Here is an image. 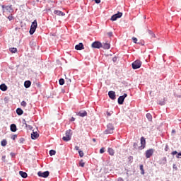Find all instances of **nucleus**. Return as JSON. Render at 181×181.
<instances>
[{"label": "nucleus", "instance_id": "nucleus-1", "mask_svg": "<svg viewBox=\"0 0 181 181\" xmlns=\"http://www.w3.org/2000/svg\"><path fill=\"white\" fill-rule=\"evenodd\" d=\"M146 144V141H145V138L141 137V146H138V143H134V148L135 149H144V148H145Z\"/></svg>", "mask_w": 181, "mask_h": 181}, {"label": "nucleus", "instance_id": "nucleus-2", "mask_svg": "<svg viewBox=\"0 0 181 181\" xmlns=\"http://www.w3.org/2000/svg\"><path fill=\"white\" fill-rule=\"evenodd\" d=\"M71 135H73V133H71V130H67L65 133V136L62 138L63 141H65V142H69V141L71 140Z\"/></svg>", "mask_w": 181, "mask_h": 181}, {"label": "nucleus", "instance_id": "nucleus-3", "mask_svg": "<svg viewBox=\"0 0 181 181\" xmlns=\"http://www.w3.org/2000/svg\"><path fill=\"white\" fill-rule=\"evenodd\" d=\"M36 28H37V21L35 20L31 24L30 29V35H33V33L36 32Z\"/></svg>", "mask_w": 181, "mask_h": 181}, {"label": "nucleus", "instance_id": "nucleus-4", "mask_svg": "<svg viewBox=\"0 0 181 181\" xmlns=\"http://www.w3.org/2000/svg\"><path fill=\"white\" fill-rule=\"evenodd\" d=\"M132 66L134 70H136V69H140L141 66H142V62L139 60H136L132 64Z\"/></svg>", "mask_w": 181, "mask_h": 181}, {"label": "nucleus", "instance_id": "nucleus-5", "mask_svg": "<svg viewBox=\"0 0 181 181\" xmlns=\"http://www.w3.org/2000/svg\"><path fill=\"white\" fill-rule=\"evenodd\" d=\"M114 133V126L112 124H108L107 125V129L104 132V134H113Z\"/></svg>", "mask_w": 181, "mask_h": 181}, {"label": "nucleus", "instance_id": "nucleus-6", "mask_svg": "<svg viewBox=\"0 0 181 181\" xmlns=\"http://www.w3.org/2000/svg\"><path fill=\"white\" fill-rule=\"evenodd\" d=\"M127 97H128V95H127V93H124L123 95L119 96L117 100L118 104H119L120 105H122V104H124V101L125 98H127Z\"/></svg>", "mask_w": 181, "mask_h": 181}, {"label": "nucleus", "instance_id": "nucleus-7", "mask_svg": "<svg viewBox=\"0 0 181 181\" xmlns=\"http://www.w3.org/2000/svg\"><path fill=\"white\" fill-rule=\"evenodd\" d=\"M49 175H50V173L49 171H45V172L39 171L37 173V175L40 177H48Z\"/></svg>", "mask_w": 181, "mask_h": 181}, {"label": "nucleus", "instance_id": "nucleus-8", "mask_svg": "<svg viewBox=\"0 0 181 181\" xmlns=\"http://www.w3.org/2000/svg\"><path fill=\"white\" fill-rule=\"evenodd\" d=\"M101 46H103V44L98 41L92 43V47H93V49H100L101 48Z\"/></svg>", "mask_w": 181, "mask_h": 181}, {"label": "nucleus", "instance_id": "nucleus-9", "mask_svg": "<svg viewBox=\"0 0 181 181\" xmlns=\"http://www.w3.org/2000/svg\"><path fill=\"white\" fill-rule=\"evenodd\" d=\"M121 16H122V13L118 12L117 13L113 15L111 17V21H117L118 18H121Z\"/></svg>", "mask_w": 181, "mask_h": 181}, {"label": "nucleus", "instance_id": "nucleus-10", "mask_svg": "<svg viewBox=\"0 0 181 181\" xmlns=\"http://www.w3.org/2000/svg\"><path fill=\"white\" fill-rule=\"evenodd\" d=\"M153 155V148L148 149L146 151V158H149Z\"/></svg>", "mask_w": 181, "mask_h": 181}, {"label": "nucleus", "instance_id": "nucleus-11", "mask_svg": "<svg viewBox=\"0 0 181 181\" xmlns=\"http://www.w3.org/2000/svg\"><path fill=\"white\" fill-rule=\"evenodd\" d=\"M3 9H6V11H8L9 13H12L13 12V9L12 8V5L10 6H2Z\"/></svg>", "mask_w": 181, "mask_h": 181}, {"label": "nucleus", "instance_id": "nucleus-12", "mask_svg": "<svg viewBox=\"0 0 181 181\" xmlns=\"http://www.w3.org/2000/svg\"><path fill=\"white\" fill-rule=\"evenodd\" d=\"M39 138V134L35 130H33V133L31 134V139H37Z\"/></svg>", "mask_w": 181, "mask_h": 181}, {"label": "nucleus", "instance_id": "nucleus-13", "mask_svg": "<svg viewBox=\"0 0 181 181\" xmlns=\"http://www.w3.org/2000/svg\"><path fill=\"white\" fill-rule=\"evenodd\" d=\"M75 49L76 50H83V49H84V45L83 43L80 42L78 45L75 46Z\"/></svg>", "mask_w": 181, "mask_h": 181}, {"label": "nucleus", "instance_id": "nucleus-14", "mask_svg": "<svg viewBox=\"0 0 181 181\" xmlns=\"http://www.w3.org/2000/svg\"><path fill=\"white\" fill-rule=\"evenodd\" d=\"M108 95L111 100H115V92L110 90L108 92Z\"/></svg>", "mask_w": 181, "mask_h": 181}, {"label": "nucleus", "instance_id": "nucleus-15", "mask_svg": "<svg viewBox=\"0 0 181 181\" xmlns=\"http://www.w3.org/2000/svg\"><path fill=\"white\" fill-rule=\"evenodd\" d=\"M54 13L55 15H57L58 16H64V15H66V13H64V12L60 11H59V10H55V11H54Z\"/></svg>", "mask_w": 181, "mask_h": 181}, {"label": "nucleus", "instance_id": "nucleus-16", "mask_svg": "<svg viewBox=\"0 0 181 181\" xmlns=\"http://www.w3.org/2000/svg\"><path fill=\"white\" fill-rule=\"evenodd\" d=\"M166 162H167L166 157H163V158L159 160L158 163L159 165H166Z\"/></svg>", "mask_w": 181, "mask_h": 181}, {"label": "nucleus", "instance_id": "nucleus-17", "mask_svg": "<svg viewBox=\"0 0 181 181\" xmlns=\"http://www.w3.org/2000/svg\"><path fill=\"white\" fill-rule=\"evenodd\" d=\"M10 129L12 132H16L17 131L16 124H11Z\"/></svg>", "mask_w": 181, "mask_h": 181}, {"label": "nucleus", "instance_id": "nucleus-18", "mask_svg": "<svg viewBox=\"0 0 181 181\" xmlns=\"http://www.w3.org/2000/svg\"><path fill=\"white\" fill-rule=\"evenodd\" d=\"M31 85L32 82H30V81H25L24 82V86L25 87V88H29V87H30Z\"/></svg>", "mask_w": 181, "mask_h": 181}, {"label": "nucleus", "instance_id": "nucleus-19", "mask_svg": "<svg viewBox=\"0 0 181 181\" xmlns=\"http://www.w3.org/2000/svg\"><path fill=\"white\" fill-rule=\"evenodd\" d=\"M0 90H1V91H6V90H8V86H6L5 83H2L0 85Z\"/></svg>", "mask_w": 181, "mask_h": 181}, {"label": "nucleus", "instance_id": "nucleus-20", "mask_svg": "<svg viewBox=\"0 0 181 181\" xmlns=\"http://www.w3.org/2000/svg\"><path fill=\"white\" fill-rule=\"evenodd\" d=\"M19 175L21 176V177H23V179H26L28 177V173L23 171H20Z\"/></svg>", "mask_w": 181, "mask_h": 181}, {"label": "nucleus", "instance_id": "nucleus-21", "mask_svg": "<svg viewBox=\"0 0 181 181\" xmlns=\"http://www.w3.org/2000/svg\"><path fill=\"white\" fill-rule=\"evenodd\" d=\"M78 115L79 117H86V116H87V112H86V111L79 112L78 113Z\"/></svg>", "mask_w": 181, "mask_h": 181}, {"label": "nucleus", "instance_id": "nucleus-22", "mask_svg": "<svg viewBox=\"0 0 181 181\" xmlns=\"http://www.w3.org/2000/svg\"><path fill=\"white\" fill-rule=\"evenodd\" d=\"M101 47H103V49H110V46L108 42H106V43L102 44Z\"/></svg>", "mask_w": 181, "mask_h": 181}, {"label": "nucleus", "instance_id": "nucleus-23", "mask_svg": "<svg viewBox=\"0 0 181 181\" xmlns=\"http://www.w3.org/2000/svg\"><path fill=\"white\" fill-rule=\"evenodd\" d=\"M107 152L110 155H111V156H114V153H115L114 149H112V148H108Z\"/></svg>", "mask_w": 181, "mask_h": 181}, {"label": "nucleus", "instance_id": "nucleus-24", "mask_svg": "<svg viewBox=\"0 0 181 181\" xmlns=\"http://www.w3.org/2000/svg\"><path fill=\"white\" fill-rule=\"evenodd\" d=\"M16 114L18 115H22V114H23V110L18 107L16 109Z\"/></svg>", "mask_w": 181, "mask_h": 181}, {"label": "nucleus", "instance_id": "nucleus-25", "mask_svg": "<svg viewBox=\"0 0 181 181\" xmlns=\"http://www.w3.org/2000/svg\"><path fill=\"white\" fill-rule=\"evenodd\" d=\"M146 118L148 119V121H152V115L150 113H147L146 115Z\"/></svg>", "mask_w": 181, "mask_h": 181}, {"label": "nucleus", "instance_id": "nucleus-26", "mask_svg": "<svg viewBox=\"0 0 181 181\" xmlns=\"http://www.w3.org/2000/svg\"><path fill=\"white\" fill-rule=\"evenodd\" d=\"M9 51L11 52V53H16V52H18V49L15 48V47H13V48H10L9 49Z\"/></svg>", "mask_w": 181, "mask_h": 181}, {"label": "nucleus", "instance_id": "nucleus-27", "mask_svg": "<svg viewBox=\"0 0 181 181\" xmlns=\"http://www.w3.org/2000/svg\"><path fill=\"white\" fill-rule=\"evenodd\" d=\"M8 142L6 141V140L4 139L3 141H1V146H6Z\"/></svg>", "mask_w": 181, "mask_h": 181}, {"label": "nucleus", "instance_id": "nucleus-28", "mask_svg": "<svg viewBox=\"0 0 181 181\" xmlns=\"http://www.w3.org/2000/svg\"><path fill=\"white\" fill-rule=\"evenodd\" d=\"M49 155H50V156H53V155H56V151L50 150L49 151Z\"/></svg>", "mask_w": 181, "mask_h": 181}, {"label": "nucleus", "instance_id": "nucleus-29", "mask_svg": "<svg viewBox=\"0 0 181 181\" xmlns=\"http://www.w3.org/2000/svg\"><path fill=\"white\" fill-rule=\"evenodd\" d=\"M59 83L60 86H63L64 84V80L63 78H60L59 80Z\"/></svg>", "mask_w": 181, "mask_h": 181}, {"label": "nucleus", "instance_id": "nucleus-30", "mask_svg": "<svg viewBox=\"0 0 181 181\" xmlns=\"http://www.w3.org/2000/svg\"><path fill=\"white\" fill-rule=\"evenodd\" d=\"M78 153H79V156L81 158H83V156H84V153L83 152V151H78Z\"/></svg>", "mask_w": 181, "mask_h": 181}, {"label": "nucleus", "instance_id": "nucleus-31", "mask_svg": "<svg viewBox=\"0 0 181 181\" xmlns=\"http://www.w3.org/2000/svg\"><path fill=\"white\" fill-rule=\"evenodd\" d=\"M84 165H86L84 163V162H83V160H81L79 163V166H81V168H84Z\"/></svg>", "mask_w": 181, "mask_h": 181}, {"label": "nucleus", "instance_id": "nucleus-32", "mask_svg": "<svg viewBox=\"0 0 181 181\" xmlns=\"http://www.w3.org/2000/svg\"><path fill=\"white\" fill-rule=\"evenodd\" d=\"M149 35H151V37H156V35L152 33V31H148Z\"/></svg>", "mask_w": 181, "mask_h": 181}, {"label": "nucleus", "instance_id": "nucleus-33", "mask_svg": "<svg viewBox=\"0 0 181 181\" xmlns=\"http://www.w3.org/2000/svg\"><path fill=\"white\" fill-rule=\"evenodd\" d=\"M16 138H18V135L14 134L11 136V139H13V141H15V139H16Z\"/></svg>", "mask_w": 181, "mask_h": 181}, {"label": "nucleus", "instance_id": "nucleus-34", "mask_svg": "<svg viewBox=\"0 0 181 181\" xmlns=\"http://www.w3.org/2000/svg\"><path fill=\"white\" fill-rule=\"evenodd\" d=\"M21 105H22V107H26V105H27L26 102L25 101H22L21 102Z\"/></svg>", "mask_w": 181, "mask_h": 181}, {"label": "nucleus", "instance_id": "nucleus-35", "mask_svg": "<svg viewBox=\"0 0 181 181\" xmlns=\"http://www.w3.org/2000/svg\"><path fill=\"white\" fill-rule=\"evenodd\" d=\"M132 40H133L134 43H136V42H138V39L135 37H132Z\"/></svg>", "mask_w": 181, "mask_h": 181}, {"label": "nucleus", "instance_id": "nucleus-36", "mask_svg": "<svg viewBox=\"0 0 181 181\" xmlns=\"http://www.w3.org/2000/svg\"><path fill=\"white\" fill-rule=\"evenodd\" d=\"M105 148H100V153H104V152H105Z\"/></svg>", "mask_w": 181, "mask_h": 181}, {"label": "nucleus", "instance_id": "nucleus-37", "mask_svg": "<svg viewBox=\"0 0 181 181\" xmlns=\"http://www.w3.org/2000/svg\"><path fill=\"white\" fill-rule=\"evenodd\" d=\"M24 141H25V139L23 138H21L19 140L20 144H23Z\"/></svg>", "mask_w": 181, "mask_h": 181}, {"label": "nucleus", "instance_id": "nucleus-38", "mask_svg": "<svg viewBox=\"0 0 181 181\" xmlns=\"http://www.w3.org/2000/svg\"><path fill=\"white\" fill-rule=\"evenodd\" d=\"M8 19L9 21H12V19H13V16H8Z\"/></svg>", "mask_w": 181, "mask_h": 181}, {"label": "nucleus", "instance_id": "nucleus-39", "mask_svg": "<svg viewBox=\"0 0 181 181\" xmlns=\"http://www.w3.org/2000/svg\"><path fill=\"white\" fill-rule=\"evenodd\" d=\"M165 152H168V151H169V147L168 146V145L165 146Z\"/></svg>", "mask_w": 181, "mask_h": 181}, {"label": "nucleus", "instance_id": "nucleus-40", "mask_svg": "<svg viewBox=\"0 0 181 181\" xmlns=\"http://www.w3.org/2000/svg\"><path fill=\"white\" fill-rule=\"evenodd\" d=\"M140 170L141 172H144V165H140Z\"/></svg>", "mask_w": 181, "mask_h": 181}, {"label": "nucleus", "instance_id": "nucleus-41", "mask_svg": "<svg viewBox=\"0 0 181 181\" xmlns=\"http://www.w3.org/2000/svg\"><path fill=\"white\" fill-rule=\"evenodd\" d=\"M95 4H100L101 2V0H94Z\"/></svg>", "mask_w": 181, "mask_h": 181}, {"label": "nucleus", "instance_id": "nucleus-42", "mask_svg": "<svg viewBox=\"0 0 181 181\" xmlns=\"http://www.w3.org/2000/svg\"><path fill=\"white\" fill-rule=\"evenodd\" d=\"M171 154H173V155H176V154H177V151H173V152L171 153Z\"/></svg>", "mask_w": 181, "mask_h": 181}, {"label": "nucleus", "instance_id": "nucleus-43", "mask_svg": "<svg viewBox=\"0 0 181 181\" xmlns=\"http://www.w3.org/2000/svg\"><path fill=\"white\" fill-rule=\"evenodd\" d=\"M107 117H111V112H107Z\"/></svg>", "mask_w": 181, "mask_h": 181}, {"label": "nucleus", "instance_id": "nucleus-44", "mask_svg": "<svg viewBox=\"0 0 181 181\" xmlns=\"http://www.w3.org/2000/svg\"><path fill=\"white\" fill-rule=\"evenodd\" d=\"M24 122H25L24 124H25V125L26 127H28V128H30V126H29V125L28 126V124H26V121L24 120Z\"/></svg>", "mask_w": 181, "mask_h": 181}, {"label": "nucleus", "instance_id": "nucleus-45", "mask_svg": "<svg viewBox=\"0 0 181 181\" xmlns=\"http://www.w3.org/2000/svg\"><path fill=\"white\" fill-rule=\"evenodd\" d=\"M112 60H113L114 63H115V62H117V57H114V58L112 59Z\"/></svg>", "mask_w": 181, "mask_h": 181}, {"label": "nucleus", "instance_id": "nucleus-46", "mask_svg": "<svg viewBox=\"0 0 181 181\" xmlns=\"http://www.w3.org/2000/svg\"><path fill=\"white\" fill-rule=\"evenodd\" d=\"M70 121L73 122V121H76V119L74 117H71Z\"/></svg>", "mask_w": 181, "mask_h": 181}, {"label": "nucleus", "instance_id": "nucleus-47", "mask_svg": "<svg viewBox=\"0 0 181 181\" xmlns=\"http://www.w3.org/2000/svg\"><path fill=\"white\" fill-rule=\"evenodd\" d=\"M173 169L177 170V167H176V165H175V164L173 165Z\"/></svg>", "mask_w": 181, "mask_h": 181}, {"label": "nucleus", "instance_id": "nucleus-48", "mask_svg": "<svg viewBox=\"0 0 181 181\" xmlns=\"http://www.w3.org/2000/svg\"><path fill=\"white\" fill-rule=\"evenodd\" d=\"M107 35H108V36L111 37V36H112V33H108Z\"/></svg>", "mask_w": 181, "mask_h": 181}, {"label": "nucleus", "instance_id": "nucleus-49", "mask_svg": "<svg viewBox=\"0 0 181 181\" xmlns=\"http://www.w3.org/2000/svg\"><path fill=\"white\" fill-rule=\"evenodd\" d=\"M75 149H76V151H78L79 147H78V146H75Z\"/></svg>", "mask_w": 181, "mask_h": 181}, {"label": "nucleus", "instance_id": "nucleus-50", "mask_svg": "<svg viewBox=\"0 0 181 181\" xmlns=\"http://www.w3.org/2000/svg\"><path fill=\"white\" fill-rule=\"evenodd\" d=\"M179 156H181V153H177V158H179Z\"/></svg>", "mask_w": 181, "mask_h": 181}, {"label": "nucleus", "instance_id": "nucleus-51", "mask_svg": "<svg viewBox=\"0 0 181 181\" xmlns=\"http://www.w3.org/2000/svg\"><path fill=\"white\" fill-rule=\"evenodd\" d=\"M6 158V156H2V160H5V158Z\"/></svg>", "mask_w": 181, "mask_h": 181}, {"label": "nucleus", "instance_id": "nucleus-52", "mask_svg": "<svg viewBox=\"0 0 181 181\" xmlns=\"http://www.w3.org/2000/svg\"><path fill=\"white\" fill-rule=\"evenodd\" d=\"M141 175H145V171L143 170V171H141Z\"/></svg>", "mask_w": 181, "mask_h": 181}, {"label": "nucleus", "instance_id": "nucleus-53", "mask_svg": "<svg viewBox=\"0 0 181 181\" xmlns=\"http://www.w3.org/2000/svg\"><path fill=\"white\" fill-rule=\"evenodd\" d=\"M117 181H124L122 178H118Z\"/></svg>", "mask_w": 181, "mask_h": 181}, {"label": "nucleus", "instance_id": "nucleus-54", "mask_svg": "<svg viewBox=\"0 0 181 181\" xmlns=\"http://www.w3.org/2000/svg\"><path fill=\"white\" fill-rule=\"evenodd\" d=\"M68 81H69V83H71V79H69L67 78Z\"/></svg>", "mask_w": 181, "mask_h": 181}, {"label": "nucleus", "instance_id": "nucleus-55", "mask_svg": "<svg viewBox=\"0 0 181 181\" xmlns=\"http://www.w3.org/2000/svg\"><path fill=\"white\" fill-rule=\"evenodd\" d=\"M93 142H95V139H93Z\"/></svg>", "mask_w": 181, "mask_h": 181}, {"label": "nucleus", "instance_id": "nucleus-56", "mask_svg": "<svg viewBox=\"0 0 181 181\" xmlns=\"http://www.w3.org/2000/svg\"><path fill=\"white\" fill-rule=\"evenodd\" d=\"M11 156H13V153H11Z\"/></svg>", "mask_w": 181, "mask_h": 181}, {"label": "nucleus", "instance_id": "nucleus-57", "mask_svg": "<svg viewBox=\"0 0 181 181\" xmlns=\"http://www.w3.org/2000/svg\"><path fill=\"white\" fill-rule=\"evenodd\" d=\"M161 105H163V103H161Z\"/></svg>", "mask_w": 181, "mask_h": 181}, {"label": "nucleus", "instance_id": "nucleus-58", "mask_svg": "<svg viewBox=\"0 0 181 181\" xmlns=\"http://www.w3.org/2000/svg\"><path fill=\"white\" fill-rule=\"evenodd\" d=\"M173 132H175V130H173Z\"/></svg>", "mask_w": 181, "mask_h": 181}, {"label": "nucleus", "instance_id": "nucleus-59", "mask_svg": "<svg viewBox=\"0 0 181 181\" xmlns=\"http://www.w3.org/2000/svg\"><path fill=\"white\" fill-rule=\"evenodd\" d=\"M37 1H39V0H37Z\"/></svg>", "mask_w": 181, "mask_h": 181}]
</instances>
